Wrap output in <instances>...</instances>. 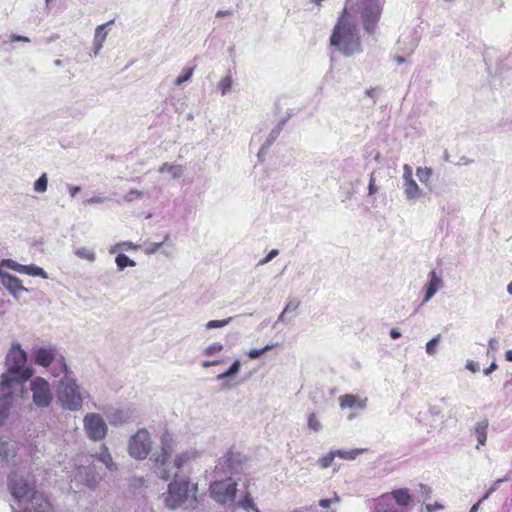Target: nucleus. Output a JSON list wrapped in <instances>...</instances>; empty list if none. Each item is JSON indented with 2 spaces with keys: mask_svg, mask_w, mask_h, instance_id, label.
<instances>
[{
  "mask_svg": "<svg viewBox=\"0 0 512 512\" xmlns=\"http://www.w3.org/2000/svg\"><path fill=\"white\" fill-rule=\"evenodd\" d=\"M285 121L279 122L270 132L269 136L267 137L264 144L261 146V148L258 151V157L261 158L264 156L268 149L271 147V145L276 141L278 136L280 135L283 127H284Z\"/></svg>",
  "mask_w": 512,
  "mask_h": 512,
  "instance_id": "393cba45",
  "label": "nucleus"
},
{
  "mask_svg": "<svg viewBox=\"0 0 512 512\" xmlns=\"http://www.w3.org/2000/svg\"><path fill=\"white\" fill-rule=\"evenodd\" d=\"M193 72L194 68L192 67L184 68L182 74L175 79L174 84L180 86L184 82L190 80V78L193 75Z\"/></svg>",
  "mask_w": 512,
  "mask_h": 512,
  "instance_id": "79ce46f5",
  "label": "nucleus"
},
{
  "mask_svg": "<svg viewBox=\"0 0 512 512\" xmlns=\"http://www.w3.org/2000/svg\"><path fill=\"white\" fill-rule=\"evenodd\" d=\"M115 262H116L119 270H123L127 266L134 267L136 265V263L133 260H131L128 256H126L125 254H118L115 259Z\"/></svg>",
  "mask_w": 512,
  "mask_h": 512,
  "instance_id": "4c0bfd02",
  "label": "nucleus"
},
{
  "mask_svg": "<svg viewBox=\"0 0 512 512\" xmlns=\"http://www.w3.org/2000/svg\"><path fill=\"white\" fill-rule=\"evenodd\" d=\"M439 339L440 335H437L427 342L426 352L429 355H434L436 353V346L438 345Z\"/></svg>",
  "mask_w": 512,
  "mask_h": 512,
  "instance_id": "09e8293b",
  "label": "nucleus"
},
{
  "mask_svg": "<svg viewBox=\"0 0 512 512\" xmlns=\"http://www.w3.org/2000/svg\"><path fill=\"white\" fill-rule=\"evenodd\" d=\"M496 368H497V365H496V363H494V362H493V363H492L488 368H486V369L484 370L485 375H489V374H490V373H492L494 370H496Z\"/></svg>",
  "mask_w": 512,
  "mask_h": 512,
  "instance_id": "774afa93",
  "label": "nucleus"
},
{
  "mask_svg": "<svg viewBox=\"0 0 512 512\" xmlns=\"http://www.w3.org/2000/svg\"><path fill=\"white\" fill-rule=\"evenodd\" d=\"M444 287V281L442 277L435 271L432 270L428 274V282L424 286V297L422 303H427L432 297Z\"/></svg>",
  "mask_w": 512,
  "mask_h": 512,
  "instance_id": "4468645a",
  "label": "nucleus"
},
{
  "mask_svg": "<svg viewBox=\"0 0 512 512\" xmlns=\"http://www.w3.org/2000/svg\"><path fill=\"white\" fill-rule=\"evenodd\" d=\"M9 40L14 42V41H23V42H30V39L26 36H22V35H18V34H15V33H12L10 36H9Z\"/></svg>",
  "mask_w": 512,
  "mask_h": 512,
  "instance_id": "13d9d810",
  "label": "nucleus"
},
{
  "mask_svg": "<svg viewBox=\"0 0 512 512\" xmlns=\"http://www.w3.org/2000/svg\"><path fill=\"white\" fill-rule=\"evenodd\" d=\"M384 0H359L357 13L360 14L363 28L369 34L373 33L381 17Z\"/></svg>",
  "mask_w": 512,
  "mask_h": 512,
  "instance_id": "9d476101",
  "label": "nucleus"
},
{
  "mask_svg": "<svg viewBox=\"0 0 512 512\" xmlns=\"http://www.w3.org/2000/svg\"><path fill=\"white\" fill-rule=\"evenodd\" d=\"M33 403L38 408H47L53 399L49 383L42 377H36L30 382Z\"/></svg>",
  "mask_w": 512,
  "mask_h": 512,
  "instance_id": "ddd939ff",
  "label": "nucleus"
},
{
  "mask_svg": "<svg viewBox=\"0 0 512 512\" xmlns=\"http://www.w3.org/2000/svg\"><path fill=\"white\" fill-rule=\"evenodd\" d=\"M416 175L421 183L427 185L432 176V169L429 167H418L416 169Z\"/></svg>",
  "mask_w": 512,
  "mask_h": 512,
  "instance_id": "f704fd0d",
  "label": "nucleus"
},
{
  "mask_svg": "<svg viewBox=\"0 0 512 512\" xmlns=\"http://www.w3.org/2000/svg\"><path fill=\"white\" fill-rule=\"evenodd\" d=\"M168 238H169V235L166 234L164 236V239H163L162 242H148V243H146L145 247H144L145 253L148 254V255L156 253L160 249V247L163 245V243L168 240Z\"/></svg>",
  "mask_w": 512,
  "mask_h": 512,
  "instance_id": "58836bf2",
  "label": "nucleus"
},
{
  "mask_svg": "<svg viewBox=\"0 0 512 512\" xmlns=\"http://www.w3.org/2000/svg\"><path fill=\"white\" fill-rule=\"evenodd\" d=\"M487 429H488V421L483 420L479 421L475 424L474 433L477 438V446L476 449H480L481 446H484L487 440Z\"/></svg>",
  "mask_w": 512,
  "mask_h": 512,
  "instance_id": "c85d7f7f",
  "label": "nucleus"
},
{
  "mask_svg": "<svg viewBox=\"0 0 512 512\" xmlns=\"http://www.w3.org/2000/svg\"><path fill=\"white\" fill-rule=\"evenodd\" d=\"M279 254L277 249H272L265 258L261 259L259 264L264 265L270 262L273 258H275Z\"/></svg>",
  "mask_w": 512,
  "mask_h": 512,
  "instance_id": "5fc2aeb1",
  "label": "nucleus"
},
{
  "mask_svg": "<svg viewBox=\"0 0 512 512\" xmlns=\"http://www.w3.org/2000/svg\"><path fill=\"white\" fill-rule=\"evenodd\" d=\"M223 348L224 346L219 342L212 343L203 350V355L208 357L215 356L218 353H220L223 350Z\"/></svg>",
  "mask_w": 512,
  "mask_h": 512,
  "instance_id": "ea45409f",
  "label": "nucleus"
},
{
  "mask_svg": "<svg viewBox=\"0 0 512 512\" xmlns=\"http://www.w3.org/2000/svg\"><path fill=\"white\" fill-rule=\"evenodd\" d=\"M197 491V483L191 482L187 476L175 474L168 484L167 492L162 495L163 501L166 507L172 510L180 507L194 509L197 506Z\"/></svg>",
  "mask_w": 512,
  "mask_h": 512,
  "instance_id": "7ed1b4c3",
  "label": "nucleus"
},
{
  "mask_svg": "<svg viewBox=\"0 0 512 512\" xmlns=\"http://www.w3.org/2000/svg\"><path fill=\"white\" fill-rule=\"evenodd\" d=\"M232 83V76L227 75L219 81L217 89L221 92L222 95H225L231 90Z\"/></svg>",
  "mask_w": 512,
  "mask_h": 512,
  "instance_id": "e433bc0d",
  "label": "nucleus"
},
{
  "mask_svg": "<svg viewBox=\"0 0 512 512\" xmlns=\"http://www.w3.org/2000/svg\"><path fill=\"white\" fill-rule=\"evenodd\" d=\"M330 43L346 56H351L361 51L357 22L347 9H344L342 16L335 25Z\"/></svg>",
  "mask_w": 512,
  "mask_h": 512,
  "instance_id": "f03ea898",
  "label": "nucleus"
},
{
  "mask_svg": "<svg viewBox=\"0 0 512 512\" xmlns=\"http://www.w3.org/2000/svg\"><path fill=\"white\" fill-rule=\"evenodd\" d=\"M339 405L341 409H360L363 410L366 408L367 405V398L360 397L359 395L355 394H344L339 397Z\"/></svg>",
  "mask_w": 512,
  "mask_h": 512,
  "instance_id": "a211bd4d",
  "label": "nucleus"
},
{
  "mask_svg": "<svg viewBox=\"0 0 512 512\" xmlns=\"http://www.w3.org/2000/svg\"><path fill=\"white\" fill-rule=\"evenodd\" d=\"M0 280L2 285L15 297L18 298L20 292H27L28 289L22 285L19 278L0 269Z\"/></svg>",
  "mask_w": 512,
  "mask_h": 512,
  "instance_id": "dca6fc26",
  "label": "nucleus"
},
{
  "mask_svg": "<svg viewBox=\"0 0 512 512\" xmlns=\"http://www.w3.org/2000/svg\"><path fill=\"white\" fill-rule=\"evenodd\" d=\"M98 460L102 462L109 470L115 469L112 456L106 446H103L100 453L98 454Z\"/></svg>",
  "mask_w": 512,
  "mask_h": 512,
  "instance_id": "7c9ffc66",
  "label": "nucleus"
},
{
  "mask_svg": "<svg viewBox=\"0 0 512 512\" xmlns=\"http://www.w3.org/2000/svg\"><path fill=\"white\" fill-rule=\"evenodd\" d=\"M83 429L86 436L95 442L105 439L108 433V425L98 413H87L83 418Z\"/></svg>",
  "mask_w": 512,
  "mask_h": 512,
  "instance_id": "f8f14e48",
  "label": "nucleus"
},
{
  "mask_svg": "<svg viewBox=\"0 0 512 512\" xmlns=\"http://www.w3.org/2000/svg\"><path fill=\"white\" fill-rule=\"evenodd\" d=\"M28 512H52L49 500L41 493H33L27 507Z\"/></svg>",
  "mask_w": 512,
  "mask_h": 512,
  "instance_id": "6ab92c4d",
  "label": "nucleus"
},
{
  "mask_svg": "<svg viewBox=\"0 0 512 512\" xmlns=\"http://www.w3.org/2000/svg\"><path fill=\"white\" fill-rule=\"evenodd\" d=\"M15 454V445L10 441L0 438V466L9 463L15 457Z\"/></svg>",
  "mask_w": 512,
  "mask_h": 512,
  "instance_id": "b1692460",
  "label": "nucleus"
},
{
  "mask_svg": "<svg viewBox=\"0 0 512 512\" xmlns=\"http://www.w3.org/2000/svg\"><path fill=\"white\" fill-rule=\"evenodd\" d=\"M308 427L314 432H319L322 428L320 421L317 419L314 413H310L308 416Z\"/></svg>",
  "mask_w": 512,
  "mask_h": 512,
  "instance_id": "de8ad7c7",
  "label": "nucleus"
},
{
  "mask_svg": "<svg viewBox=\"0 0 512 512\" xmlns=\"http://www.w3.org/2000/svg\"><path fill=\"white\" fill-rule=\"evenodd\" d=\"M144 193L137 189H132L128 193H126L123 197L125 202L131 203L136 200H139L143 197Z\"/></svg>",
  "mask_w": 512,
  "mask_h": 512,
  "instance_id": "a18cd8bd",
  "label": "nucleus"
},
{
  "mask_svg": "<svg viewBox=\"0 0 512 512\" xmlns=\"http://www.w3.org/2000/svg\"><path fill=\"white\" fill-rule=\"evenodd\" d=\"M7 268L18 273L22 272L23 264H19L13 259H3L0 262V269Z\"/></svg>",
  "mask_w": 512,
  "mask_h": 512,
  "instance_id": "c9c22d12",
  "label": "nucleus"
},
{
  "mask_svg": "<svg viewBox=\"0 0 512 512\" xmlns=\"http://www.w3.org/2000/svg\"><path fill=\"white\" fill-rule=\"evenodd\" d=\"M56 395L62 408L78 411L82 407L86 392L79 386L72 374H66L58 383Z\"/></svg>",
  "mask_w": 512,
  "mask_h": 512,
  "instance_id": "423d86ee",
  "label": "nucleus"
},
{
  "mask_svg": "<svg viewBox=\"0 0 512 512\" xmlns=\"http://www.w3.org/2000/svg\"><path fill=\"white\" fill-rule=\"evenodd\" d=\"M420 493L424 497V499H428L431 496L432 490L429 486L421 484L420 485Z\"/></svg>",
  "mask_w": 512,
  "mask_h": 512,
  "instance_id": "4d7b16f0",
  "label": "nucleus"
},
{
  "mask_svg": "<svg viewBox=\"0 0 512 512\" xmlns=\"http://www.w3.org/2000/svg\"><path fill=\"white\" fill-rule=\"evenodd\" d=\"M336 457H339L344 460H354L356 459L360 454H362L365 449H352L349 451L345 450H334Z\"/></svg>",
  "mask_w": 512,
  "mask_h": 512,
  "instance_id": "2f4dec72",
  "label": "nucleus"
},
{
  "mask_svg": "<svg viewBox=\"0 0 512 512\" xmlns=\"http://www.w3.org/2000/svg\"><path fill=\"white\" fill-rule=\"evenodd\" d=\"M109 422L114 425H122L131 419V414L126 409H116L109 413L108 415Z\"/></svg>",
  "mask_w": 512,
  "mask_h": 512,
  "instance_id": "a878e982",
  "label": "nucleus"
},
{
  "mask_svg": "<svg viewBox=\"0 0 512 512\" xmlns=\"http://www.w3.org/2000/svg\"><path fill=\"white\" fill-rule=\"evenodd\" d=\"M26 386L20 382L0 381V427L12 423L18 415L22 402L27 398Z\"/></svg>",
  "mask_w": 512,
  "mask_h": 512,
  "instance_id": "20e7f679",
  "label": "nucleus"
},
{
  "mask_svg": "<svg viewBox=\"0 0 512 512\" xmlns=\"http://www.w3.org/2000/svg\"><path fill=\"white\" fill-rule=\"evenodd\" d=\"M69 192L72 197H75L77 193L80 192L81 187L80 186H69Z\"/></svg>",
  "mask_w": 512,
  "mask_h": 512,
  "instance_id": "338daca9",
  "label": "nucleus"
},
{
  "mask_svg": "<svg viewBox=\"0 0 512 512\" xmlns=\"http://www.w3.org/2000/svg\"><path fill=\"white\" fill-rule=\"evenodd\" d=\"M48 178L44 173L34 183V190L38 193H43L47 190Z\"/></svg>",
  "mask_w": 512,
  "mask_h": 512,
  "instance_id": "37998d69",
  "label": "nucleus"
},
{
  "mask_svg": "<svg viewBox=\"0 0 512 512\" xmlns=\"http://www.w3.org/2000/svg\"><path fill=\"white\" fill-rule=\"evenodd\" d=\"M231 321H232V317H229V318L223 319V320H211L206 323L205 327L207 330L223 328V327L227 326Z\"/></svg>",
  "mask_w": 512,
  "mask_h": 512,
  "instance_id": "c03bdc74",
  "label": "nucleus"
},
{
  "mask_svg": "<svg viewBox=\"0 0 512 512\" xmlns=\"http://www.w3.org/2000/svg\"><path fill=\"white\" fill-rule=\"evenodd\" d=\"M114 21L111 20L105 24H102V25H99L96 29H95V35H94V40H93V54L94 56L98 55V53L100 52V50L102 49L103 47V44L107 38V35H108V31L106 30V27L110 24H112Z\"/></svg>",
  "mask_w": 512,
  "mask_h": 512,
  "instance_id": "5701e85b",
  "label": "nucleus"
},
{
  "mask_svg": "<svg viewBox=\"0 0 512 512\" xmlns=\"http://www.w3.org/2000/svg\"><path fill=\"white\" fill-rule=\"evenodd\" d=\"M443 508H444V506L440 503L426 505L427 512H435L437 510H442Z\"/></svg>",
  "mask_w": 512,
  "mask_h": 512,
  "instance_id": "bf43d9fd",
  "label": "nucleus"
},
{
  "mask_svg": "<svg viewBox=\"0 0 512 512\" xmlns=\"http://www.w3.org/2000/svg\"><path fill=\"white\" fill-rule=\"evenodd\" d=\"M237 506L242 508L245 512L249 509H254V508H257L255 503H254V500L252 499V497L250 496V494H246L243 499H241L238 503H237Z\"/></svg>",
  "mask_w": 512,
  "mask_h": 512,
  "instance_id": "a19ab883",
  "label": "nucleus"
},
{
  "mask_svg": "<svg viewBox=\"0 0 512 512\" xmlns=\"http://www.w3.org/2000/svg\"><path fill=\"white\" fill-rule=\"evenodd\" d=\"M107 200V197L104 196H93L86 200V204H100L104 203Z\"/></svg>",
  "mask_w": 512,
  "mask_h": 512,
  "instance_id": "6e6d98bb",
  "label": "nucleus"
},
{
  "mask_svg": "<svg viewBox=\"0 0 512 512\" xmlns=\"http://www.w3.org/2000/svg\"><path fill=\"white\" fill-rule=\"evenodd\" d=\"M75 478L90 488H95L100 481V476L92 467H83L79 469Z\"/></svg>",
  "mask_w": 512,
  "mask_h": 512,
  "instance_id": "412c9836",
  "label": "nucleus"
},
{
  "mask_svg": "<svg viewBox=\"0 0 512 512\" xmlns=\"http://www.w3.org/2000/svg\"><path fill=\"white\" fill-rule=\"evenodd\" d=\"M413 178V170H412V167L409 165V164H404L403 165V175H402V181L404 180H407V179H412Z\"/></svg>",
  "mask_w": 512,
  "mask_h": 512,
  "instance_id": "864d4df0",
  "label": "nucleus"
},
{
  "mask_svg": "<svg viewBox=\"0 0 512 512\" xmlns=\"http://www.w3.org/2000/svg\"><path fill=\"white\" fill-rule=\"evenodd\" d=\"M49 367H50L51 373L55 377H58L61 374H64V375L72 374V372L68 371V368H67V365L65 362V358L60 353L57 354V356L55 357V360H53L52 364Z\"/></svg>",
  "mask_w": 512,
  "mask_h": 512,
  "instance_id": "bb28decb",
  "label": "nucleus"
},
{
  "mask_svg": "<svg viewBox=\"0 0 512 512\" xmlns=\"http://www.w3.org/2000/svg\"><path fill=\"white\" fill-rule=\"evenodd\" d=\"M412 495L407 488L384 493L374 500V512H410Z\"/></svg>",
  "mask_w": 512,
  "mask_h": 512,
  "instance_id": "6e6552de",
  "label": "nucleus"
},
{
  "mask_svg": "<svg viewBox=\"0 0 512 512\" xmlns=\"http://www.w3.org/2000/svg\"><path fill=\"white\" fill-rule=\"evenodd\" d=\"M74 253L77 257H79L81 259H85L89 262H94L96 259V255H95L94 251L91 249H88L86 247L77 248L74 251Z\"/></svg>",
  "mask_w": 512,
  "mask_h": 512,
  "instance_id": "72a5a7b5",
  "label": "nucleus"
},
{
  "mask_svg": "<svg viewBox=\"0 0 512 512\" xmlns=\"http://www.w3.org/2000/svg\"><path fill=\"white\" fill-rule=\"evenodd\" d=\"M175 450V441L171 434L165 433L161 437V450L155 453L151 461H153L154 473L163 480H168L173 474V461L171 456Z\"/></svg>",
  "mask_w": 512,
  "mask_h": 512,
  "instance_id": "0eeeda50",
  "label": "nucleus"
},
{
  "mask_svg": "<svg viewBox=\"0 0 512 512\" xmlns=\"http://www.w3.org/2000/svg\"><path fill=\"white\" fill-rule=\"evenodd\" d=\"M158 171L160 173H167L171 179L176 180L182 177L184 167L180 164L164 163Z\"/></svg>",
  "mask_w": 512,
  "mask_h": 512,
  "instance_id": "cd10ccee",
  "label": "nucleus"
},
{
  "mask_svg": "<svg viewBox=\"0 0 512 512\" xmlns=\"http://www.w3.org/2000/svg\"><path fill=\"white\" fill-rule=\"evenodd\" d=\"M339 502H340V497L338 496L337 493H334V497L331 499H321L319 501V505L322 508H329L332 503H339Z\"/></svg>",
  "mask_w": 512,
  "mask_h": 512,
  "instance_id": "3c124183",
  "label": "nucleus"
},
{
  "mask_svg": "<svg viewBox=\"0 0 512 512\" xmlns=\"http://www.w3.org/2000/svg\"><path fill=\"white\" fill-rule=\"evenodd\" d=\"M274 347V345H266L264 348L262 349H252L249 351L248 353V356L251 358V359H257L259 358L261 355H263L265 352L271 350L272 348Z\"/></svg>",
  "mask_w": 512,
  "mask_h": 512,
  "instance_id": "8fccbe9b",
  "label": "nucleus"
},
{
  "mask_svg": "<svg viewBox=\"0 0 512 512\" xmlns=\"http://www.w3.org/2000/svg\"><path fill=\"white\" fill-rule=\"evenodd\" d=\"M300 302L296 299L289 300L283 309L285 313L295 312L299 307Z\"/></svg>",
  "mask_w": 512,
  "mask_h": 512,
  "instance_id": "603ef678",
  "label": "nucleus"
},
{
  "mask_svg": "<svg viewBox=\"0 0 512 512\" xmlns=\"http://www.w3.org/2000/svg\"><path fill=\"white\" fill-rule=\"evenodd\" d=\"M21 274L48 279V274L44 271V269L34 264L23 265Z\"/></svg>",
  "mask_w": 512,
  "mask_h": 512,
  "instance_id": "c756f323",
  "label": "nucleus"
},
{
  "mask_svg": "<svg viewBox=\"0 0 512 512\" xmlns=\"http://www.w3.org/2000/svg\"><path fill=\"white\" fill-rule=\"evenodd\" d=\"M59 352L54 347H40L34 350L35 364L49 367Z\"/></svg>",
  "mask_w": 512,
  "mask_h": 512,
  "instance_id": "f3484780",
  "label": "nucleus"
},
{
  "mask_svg": "<svg viewBox=\"0 0 512 512\" xmlns=\"http://www.w3.org/2000/svg\"><path fill=\"white\" fill-rule=\"evenodd\" d=\"M244 461V456L229 451L218 460L214 470V480L211 482L210 496L219 504L234 502L237 492V481L233 475L238 473Z\"/></svg>",
  "mask_w": 512,
  "mask_h": 512,
  "instance_id": "f257e3e1",
  "label": "nucleus"
},
{
  "mask_svg": "<svg viewBox=\"0 0 512 512\" xmlns=\"http://www.w3.org/2000/svg\"><path fill=\"white\" fill-rule=\"evenodd\" d=\"M402 187L407 201H415L423 195L422 189L419 187L414 178L410 180H404Z\"/></svg>",
  "mask_w": 512,
  "mask_h": 512,
  "instance_id": "4be33fe9",
  "label": "nucleus"
},
{
  "mask_svg": "<svg viewBox=\"0 0 512 512\" xmlns=\"http://www.w3.org/2000/svg\"><path fill=\"white\" fill-rule=\"evenodd\" d=\"M200 457V452L195 448H189L185 451L178 453L173 459V465L176 470H180L191 462Z\"/></svg>",
  "mask_w": 512,
  "mask_h": 512,
  "instance_id": "aec40b11",
  "label": "nucleus"
},
{
  "mask_svg": "<svg viewBox=\"0 0 512 512\" xmlns=\"http://www.w3.org/2000/svg\"><path fill=\"white\" fill-rule=\"evenodd\" d=\"M9 489L18 500L29 499L35 489V479L28 470L17 469L9 476Z\"/></svg>",
  "mask_w": 512,
  "mask_h": 512,
  "instance_id": "1a4fd4ad",
  "label": "nucleus"
},
{
  "mask_svg": "<svg viewBox=\"0 0 512 512\" xmlns=\"http://www.w3.org/2000/svg\"><path fill=\"white\" fill-rule=\"evenodd\" d=\"M152 449L151 435L147 429H140L128 441V453L137 460L145 459Z\"/></svg>",
  "mask_w": 512,
  "mask_h": 512,
  "instance_id": "9b49d317",
  "label": "nucleus"
},
{
  "mask_svg": "<svg viewBox=\"0 0 512 512\" xmlns=\"http://www.w3.org/2000/svg\"><path fill=\"white\" fill-rule=\"evenodd\" d=\"M27 354L18 342L11 345L6 358V372L0 375V381L6 383L20 382L26 386V381L32 376L33 369L26 366Z\"/></svg>",
  "mask_w": 512,
  "mask_h": 512,
  "instance_id": "39448f33",
  "label": "nucleus"
},
{
  "mask_svg": "<svg viewBox=\"0 0 512 512\" xmlns=\"http://www.w3.org/2000/svg\"><path fill=\"white\" fill-rule=\"evenodd\" d=\"M335 451L332 450L329 453H327L325 456L319 459L318 463L322 468H328L331 466L333 460L335 459Z\"/></svg>",
  "mask_w": 512,
  "mask_h": 512,
  "instance_id": "49530a36",
  "label": "nucleus"
},
{
  "mask_svg": "<svg viewBox=\"0 0 512 512\" xmlns=\"http://www.w3.org/2000/svg\"><path fill=\"white\" fill-rule=\"evenodd\" d=\"M489 350L496 351L498 349V341L495 338L489 340Z\"/></svg>",
  "mask_w": 512,
  "mask_h": 512,
  "instance_id": "69168bd1",
  "label": "nucleus"
},
{
  "mask_svg": "<svg viewBox=\"0 0 512 512\" xmlns=\"http://www.w3.org/2000/svg\"><path fill=\"white\" fill-rule=\"evenodd\" d=\"M240 368L241 362L239 360H235L226 371L216 376V380L221 382V391L230 390L235 386V383H233L232 380L239 373Z\"/></svg>",
  "mask_w": 512,
  "mask_h": 512,
  "instance_id": "2eb2a0df",
  "label": "nucleus"
},
{
  "mask_svg": "<svg viewBox=\"0 0 512 512\" xmlns=\"http://www.w3.org/2000/svg\"><path fill=\"white\" fill-rule=\"evenodd\" d=\"M466 368L475 373L479 370V365L472 360H468L466 363Z\"/></svg>",
  "mask_w": 512,
  "mask_h": 512,
  "instance_id": "e2e57ef3",
  "label": "nucleus"
},
{
  "mask_svg": "<svg viewBox=\"0 0 512 512\" xmlns=\"http://www.w3.org/2000/svg\"><path fill=\"white\" fill-rule=\"evenodd\" d=\"M369 195H373L377 192V187L375 185V179L373 175H371L368 186Z\"/></svg>",
  "mask_w": 512,
  "mask_h": 512,
  "instance_id": "680f3d73",
  "label": "nucleus"
},
{
  "mask_svg": "<svg viewBox=\"0 0 512 512\" xmlns=\"http://www.w3.org/2000/svg\"><path fill=\"white\" fill-rule=\"evenodd\" d=\"M445 404V399L441 398L437 403L430 404L429 406V414L433 417L443 418V408Z\"/></svg>",
  "mask_w": 512,
  "mask_h": 512,
  "instance_id": "473e14b6",
  "label": "nucleus"
},
{
  "mask_svg": "<svg viewBox=\"0 0 512 512\" xmlns=\"http://www.w3.org/2000/svg\"><path fill=\"white\" fill-rule=\"evenodd\" d=\"M508 478L497 479L489 489V493H493L499 486L500 483L507 481Z\"/></svg>",
  "mask_w": 512,
  "mask_h": 512,
  "instance_id": "0e129e2a",
  "label": "nucleus"
},
{
  "mask_svg": "<svg viewBox=\"0 0 512 512\" xmlns=\"http://www.w3.org/2000/svg\"><path fill=\"white\" fill-rule=\"evenodd\" d=\"M121 245V249H126V250H136L138 249V245L132 243V242H129V241H125V242H122L120 243Z\"/></svg>",
  "mask_w": 512,
  "mask_h": 512,
  "instance_id": "052dcab7",
  "label": "nucleus"
}]
</instances>
